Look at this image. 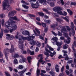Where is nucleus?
<instances>
[{
	"mask_svg": "<svg viewBox=\"0 0 76 76\" xmlns=\"http://www.w3.org/2000/svg\"><path fill=\"white\" fill-rule=\"evenodd\" d=\"M17 19V17L16 16L14 17H11L9 18L7 21H6L4 23V20L2 19L1 20V24L3 27H5L8 28V29H10V33H12L13 31H15L16 29H18L17 26L15 23L16 22L15 21L12 20H16Z\"/></svg>",
	"mask_w": 76,
	"mask_h": 76,
	"instance_id": "f257e3e1",
	"label": "nucleus"
},
{
	"mask_svg": "<svg viewBox=\"0 0 76 76\" xmlns=\"http://www.w3.org/2000/svg\"><path fill=\"white\" fill-rule=\"evenodd\" d=\"M59 26L61 28H62V29L61 30V32L62 33H64V36L67 38V40L64 39V37H60V39L61 40H64V42L66 43V44H70V41L71 40V39L68 36V34L67 33V30L66 29V27L64 26H61L59 25Z\"/></svg>",
	"mask_w": 76,
	"mask_h": 76,
	"instance_id": "f03ea898",
	"label": "nucleus"
},
{
	"mask_svg": "<svg viewBox=\"0 0 76 76\" xmlns=\"http://www.w3.org/2000/svg\"><path fill=\"white\" fill-rule=\"evenodd\" d=\"M9 1L8 0H4L2 2V7L3 9L6 10V9L7 10H10L12 9V7H10V5L9 4Z\"/></svg>",
	"mask_w": 76,
	"mask_h": 76,
	"instance_id": "7ed1b4c3",
	"label": "nucleus"
},
{
	"mask_svg": "<svg viewBox=\"0 0 76 76\" xmlns=\"http://www.w3.org/2000/svg\"><path fill=\"white\" fill-rule=\"evenodd\" d=\"M15 50H16V48H15L14 46L12 45H11V48L10 50L8 49H4V53L6 58L7 60H8V59L7 58V55L9 54V53H7V52L10 51L11 53H13Z\"/></svg>",
	"mask_w": 76,
	"mask_h": 76,
	"instance_id": "20e7f679",
	"label": "nucleus"
},
{
	"mask_svg": "<svg viewBox=\"0 0 76 76\" xmlns=\"http://www.w3.org/2000/svg\"><path fill=\"white\" fill-rule=\"evenodd\" d=\"M52 40L54 41V42H52L53 45H56V44L57 45L58 47V48L57 49V51H60V46L63 44V42H57V40H58V38L57 37H53L52 39Z\"/></svg>",
	"mask_w": 76,
	"mask_h": 76,
	"instance_id": "39448f33",
	"label": "nucleus"
},
{
	"mask_svg": "<svg viewBox=\"0 0 76 76\" xmlns=\"http://www.w3.org/2000/svg\"><path fill=\"white\" fill-rule=\"evenodd\" d=\"M53 10L54 12H57V13L59 15H61L63 16H66L67 15V12L65 11L64 12V14L61 11L62 10V9L60 7H55L53 9Z\"/></svg>",
	"mask_w": 76,
	"mask_h": 76,
	"instance_id": "423d86ee",
	"label": "nucleus"
},
{
	"mask_svg": "<svg viewBox=\"0 0 76 76\" xmlns=\"http://www.w3.org/2000/svg\"><path fill=\"white\" fill-rule=\"evenodd\" d=\"M17 34L15 36V37L17 39H18L19 40V39H21V41H22V40L21 38H22L24 41L27 40L28 41H30V42H31V40H32V39H31V36H29V37H23V36H22L21 35H19V36H18V35H19V33L17 32Z\"/></svg>",
	"mask_w": 76,
	"mask_h": 76,
	"instance_id": "0eeeda50",
	"label": "nucleus"
},
{
	"mask_svg": "<svg viewBox=\"0 0 76 76\" xmlns=\"http://www.w3.org/2000/svg\"><path fill=\"white\" fill-rule=\"evenodd\" d=\"M39 2L40 3H45L46 2L48 4H50L51 6V7H53V6H54V2H51V0H48L46 2V0H38Z\"/></svg>",
	"mask_w": 76,
	"mask_h": 76,
	"instance_id": "6e6552de",
	"label": "nucleus"
},
{
	"mask_svg": "<svg viewBox=\"0 0 76 76\" xmlns=\"http://www.w3.org/2000/svg\"><path fill=\"white\" fill-rule=\"evenodd\" d=\"M21 58L22 59H20L19 61V62L20 63H24V62H26V59L23 58V56H19V55L18 53H16L14 56V57L17 58H18V57H19Z\"/></svg>",
	"mask_w": 76,
	"mask_h": 76,
	"instance_id": "1a4fd4ad",
	"label": "nucleus"
},
{
	"mask_svg": "<svg viewBox=\"0 0 76 76\" xmlns=\"http://www.w3.org/2000/svg\"><path fill=\"white\" fill-rule=\"evenodd\" d=\"M30 44L31 45H36L37 44V46L39 47L41 46V43L38 41L35 42L34 41V40L32 39L30 41Z\"/></svg>",
	"mask_w": 76,
	"mask_h": 76,
	"instance_id": "9d476101",
	"label": "nucleus"
},
{
	"mask_svg": "<svg viewBox=\"0 0 76 76\" xmlns=\"http://www.w3.org/2000/svg\"><path fill=\"white\" fill-rule=\"evenodd\" d=\"M35 30L37 32L38 34H37V32H35V31L34 30L33 31L34 33V34H33V35L31 36L32 39H34L35 38V35L36 36V37H37V36H38V35H39V34H40V31H39V30L38 29V28H35Z\"/></svg>",
	"mask_w": 76,
	"mask_h": 76,
	"instance_id": "9b49d317",
	"label": "nucleus"
},
{
	"mask_svg": "<svg viewBox=\"0 0 76 76\" xmlns=\"http://www.w3.org/2000/svg\"><path fill=\"white\" fill-rule=\"evenodd\" d=\"M19 47L20 48V49H21V50H23V49H24V45H23V41H22V39H19Z\"/></svg>",
	"mask_w": 76,
	"mask_h": 76,
	"instance_id": "f8f14e48",
	"label": "nucleus"
},
{
	"mask_svg": "<svg viewBox=\"0 0 76 76\" xmlns=\"http://www.w3.org/2000/svg\"><path fill=\"white\" fill-rule=\"evenodd\" d=\"M45 50L47 51V52H48V53H50V56L51 57H53L54 56V55H56V52L55 51H54L53 53H51V52L50 51V50H48V49H47V48H45Z\"/></svg>",
	"mask_w": 76,
	"mask_h": 76,
	"instance_id": "ddd939ff",
	"label": "nucleus"
},
{
	"mask_svg": "<svg viewBox=\"0 0 76 76\" xmlns=\"http://www.w3.org/2000/svg\"><path fill=\"white\" fill-rule=\"evenodd\" d=\"M36 3L37 4H36L33 3L31 4V7L33 8V9H37V8H38V6H39V5L38 4V1H37Z\"/></svg>",
	"mask_w": 76,
	"mask_h": 76,
	"instance_id": "4468645a",
	"label": "nucleus"
},
{
	"mask_svg": "<svg viewBox=\"0 0 76 76\" xmlns=\"http://www.w3.org/2000/svg\"><path fill=\"white\" fill-rule=\"evenodd\" d=\"M15 13H16V11H12L10 12H9L8 16V17H10L12 16H14Z\"/></svg>",
	"mask_w": 76,
	"mask_h": 76,
	"instance_id": "2eb2a0df",
	"label": "nucleus"
},
{
	"mask_svg": "<svg viewBox=\"0 0 76 76\" xmlns=\"http://www.w3.org/2000/svg\"><path fill=\"white\" fill-rule=\"evenodd\" d=\"M62 52L64 53V56L66 57L65 58V60H67L69 59V57L67 56V54H66V53H67V52L66 51H64V50H62Z\"/></svg>",
	"mask_w": 76,
	"mask_h": 76,
	"instance_id": "dca6fc26",
	"label": "nucleus"
},
{
	"mask_svg": "<svg viewBox=\"0 0 76 76\" xmlns=\"http://www.w3.org/2000/svg\"><path fill=\"white\" fill-rule=\"evenodd\" d=\"M39 58H40V59L39 60V62H42V61H43V60H42V59H43V58H42V54H39L38 56V59H39Z\"/></svg>",
	"mask_w": 76,
	"mask_h": 76,
	"instance_id": "f3484780",
	"label": "nucleus"
},
{
	"mask_svg": "<svg viewBox=\"0 0 76 76\" xmlns=\"http://www.w3.org/2000/svg\"><path fill=\"white\" fill-rule=\"evenodd\" d=\"M36 24H37V25H42V26L44 28L46 27V24L44 23H40L36 22Z\"/></svg>",
	"mask_w": 76,
	"mask_h": 76,
	"instance_id": "a211bd4d",
	"label": "nucleus"
},
{
	"mask_svg": "<svg viewBox=\"0 0 76 76\" xmlns=\"http://www.w3.org/2000/svg\"><path fill=\"white\" fill-rule=\"evenodd\" d=\"M27 52L28 53H29L30 55H31L32 56L34 55V51H31L28 48H27Z\"/></svg>",
	"mask_w": 76,
	"mask_h": 76,
	"instance_id": "6ab92c4d",
	"label": "nucleus"
},
{
	"mask_svg": "<svg viewBox=\"0 0 76 76\" xmlns=\"http://www.w3.org/2000/svg\"><path fill=\"white\" fill-rule=\"evenodd\" d=\"M22 34L23 35H28L29 34V31H25L22 32Z\"/></svg>",
	"mask_w": 76,
	"mask_h": 76,
	"instance_id": "aec40b11",
	"label": "nucleus"
},
{
	"mask_svg": "<svg viewBox=\"0 0 76 76\" xmlns=\"http://www.w3.org/2000/svg\"><path fill=\"white\" fill-rule=\"evenodd\" d=\"M6 35L7 36V37H9V38H10V39H14V38H15V37H13L12 35L10 36V34H6Z\"/></svg>",
	"mask_w": 76,
	"mask_h": 76,
	"instance_id": "412c9836",
	"label": "nucleus"
},
{
	"mask_svg": "<svg viewBox=\"0 0 76 76\" xmlns=\"http://www.w3.org/2000/svg\"><path fill=\"white\" fill-rule=\"evenodd\" d=\"M25 71H26V70H24L22 71L18 72L19 74H20V76H24L23 75V73H24V72H25Z\"/></svg>",
	"mask_w": 76,
	"mask_h": 76,
	"instance_id": "4be33fe9",
	"label": "nucleus"
},
{
	"mask_svg": "<svg viewBox=\"0 0 76 76\" xmlns=\"http://www.w3.org/2000/svg\"><path fill=\"white\" fill-rule=\"evenodd\" d=\"M22 6L23 7V8H24V9H28L29 8V6H27L26 5L24 4H22Z\"/></svg>",
	"mask_w": 76,
	"mask_h": 76,
	"instance_id": "5701e85b",
	"label": "nucleus"
},
{
	"mask_svg": "<svg viewBox=\"0 0 76 76\" xmlns=\"http://www.w3.org/2000/svg\"><path fill=\"white\" fill-rule=\"evenodd\" d=\"M67 11L69 13V15L70 16H72L73 14V12H72V11H71L70 10H68L67 9Z\"/></svg>",
	"mask_w": 76,
	"mask_h": 76,
	"instance_id": "b1692460",
	"label": "nucleus"
},
{
	"mask_svg": "<svg viewBox=\"0 0 76 76\" xmlns=\"http://www.w3.org/2000/svg\"><path fill=\"white\" fill-rule=\"evenodd\" d=\"M62 18L64 19L66 21L69 22V17H62Z\"/></svg>",
	"mask_w": 76,
	"mask_h": 76,
	"instance_id": "393cba45",
	"label": "nucleus"
},
{
	"mask_svg": "<svg viewBox=\"0 0 76 76\" xmlns=\"http://www.w3.org/2000/svg\"><path fill=\"white\" fill-rule=\"evenodd\" d=\"M46 47L47 48H48L50 51H54V49L52 48L50 46H49L48 45H47Z\"/></svg>",
	"mask_w": 76,
	"mask_h": 76,
	"instance_id": "a878e982",
	"label": "nucleus"
},
{
	"mask_svg": "<svg viewBox=\"0 0 76 76\" xmlns=\"http://www.w3.org/2000/svg\"><path fill=\"white\" fill-rule=\"evenodd\" d=\"M37 76H39L40 74V70L39 69H38V68H37Z\"/></svg>",
	"mask_w": 76,
	"mask_h": 76,
	"instance_id": "bb28decb",
	"label": "nucleus"
},
{
	"mask_svg": "<svg viewBox=\"0 0 76 76\" xmlns=\"http://www.w3.org/2000/svg\"><path fill=\"white\" fill-rule=\"evenodd\" d=\"M42 10L43 11H44V12H45L48 14H50V13H51V12H49L48 11L45 9L44 8L42 9Z\"/></svg>",
	"mask_w": 76,
	"mask_h": 76,
	"instance_id": "cd10ccee",
	"label": "nucleus"
},
{
	"mask_svg": "<svg viewBox=\"0 0 76 76\" xmlns=\"http://www.w3.org/2000/svg\"><path fill=\"white\" fill-rule=\"evenodd\" d=\"M31 57L30 56L28 57L27 58V59L28 63H31Z\"/></svg>",
	"mask_w": 76,
	"mask_h": 76,
	"instance_id": "c85d7f7f",
	"label": "nucleus"
},
{
	"mask_svg": "<svg viewBox=\"0 0 76 76\" xmlns=\"http://www.w3.org/2000/svg\"><path fill=\"white\" fill-rule=\"evenodd\" d=\"M68 47V45H67V44H65L63 46V48H64V49H67Z\"/></svg>",
	"mask_w": 76,
	"mask_h": 76,
	"instance_id": "c756f323",
	"label": "nucleus"
},
{
	"mask_svg": "<svg viewBox=\"0 0 76 76\" xmlns=\"http://www.w3.org/2000/svg\"><path fill=\"white\" fill-rule=\"evenodd\" d=\"M21 3H22L23 4H25L26 5H29V3L26 2L24 0H22L21 1Z\"/></svg>",
	"mask_w": 76,
	"mask_h": 76,
	"instance_id": "7c9ffc66",
	"label": "nucleus"
},
{
	"mask_svg": "<svg viewBox=\"0 0 76 76\" xmlns=\"http://www.w3.org/2000/svg\"><path fill=\"white\" fill-rule=\"evenodd\" d=\"M14 62L15 64H18V60L16 58H15L14 60Z\"/></svg>",
	"mask_w": 76,
	"mask_h": 76,
	"instance_id": "2f4dec72",
	"label": "nucleus"
},
{
	"mask_svg": "<svg viewBox=\"0 0 76 76\" xmlns=\"http://www.w3.org/2000/svg\"><path fill=\"white\" fill-rule=\"evenodd\" d=\"M44 21L46 23H50V22H51V20H44Z\"/></svg>",
	"mask_w": 76,
	"mask_h": 76,
	"instance_id": "473e14b6",
	"label": "nucleus"
},
{
	"mask_svg": "<svg viewBox=\"0 0 76 76\" xmlns=\"http://www.w3.org/2000/svg\"><path fill=\"white\" fill-rule=\"evenodd\" d=\"M23 68V66L22 65H20L18 66V69H19L22 70Z\"/></svg>",
	"mask_w": 76,
	"mask_h": 76,
	"instance_id": "72a5a7b5",
	"label": "nucleus"
},
{
	"mask_svg": "<svg viewBox=\"0 0 76 76\" xmlns=\"http://www.w3.org/2000/svg\"><path fill=\"white\" fill-rule=\"evenodd\" d=\"M58 26V24L56 23V24H54L51 26V28H54L55 27H57Z\"/></svg>",
	"mask_w": 76,
	"mask_h": 76,
	"instance_id": "f704fd0d",
	"label": "nucleus"
},
{
	"mask_svg": "<svg viewBox=\"0 0 76 76\" xmlns=\"http://www.w3.org/2000/svg\"><path fill=\"white\" fill-rule=\"evenodd\" d=\"M44 54H45V55H46L47 57H49V56H50V54L46 52H44Z\"/></svg>",
	"mask_w": 76,
	"mask_h": 76,
	"instance_id": "c9c22d12",
	"label": "nucleus"
},
{
	"mask_svg": "<svg viewBox=\"0 0 76 76\" xmlns=\"http://www.w3.org/2000/svg\"><path fill=\"white\" fill-rule=\"evenodd\" d=\"M38 14H39L40 16H44V14L42 12H38Z\"/></svg>",
	"mask_w": 76,
	"mask_h": 76,
	"instance_id": "e433bc0d",
	"label": "nucleus"
},
{
	"mask_svg": "<svg viewBox=\"0 0 76 76\" xmlns=\"http://www.w3.org/2000/svg\"><path fill=\"white\" fill-rule=\"evenodd\" d=\"M5 17V15H4V14H2L0 15V17L2 19H3V18H4Z\"/></svg>",
	"mask_w": 76,
	"mask_h": 76,
	"instance_id": "4c0bfd02",
	"label": "nucleus"
},
{
	"mask_svg": "<svg viewBox=\"0 0 76 76\" xmlns=\"http://www.w3.org/2000/svg\"><path fill=\"white\" fill-rule=\"evenodd\" d=\"M71 28L72 29H74L75 28V26H74V24L73 23V22H72L71 23Z\"/></svg>",
	"mask_w": 76,
	"mask_h": 76,
	"instance_id": "58836bf2",
	"label": "nucleus"
},
{
	"mask_svg": "<svg viewBox=\"0 0 76 76\" xmlns=\"http://www.w3.org/2000/svg\"><path fill=\"white\" fill-rule=\"evenodd\" d=\"M56 20L58 22H62V20L60 19L59 18H56Z\"/></svg>",
	"mask_w": 76,
	"mask_h": 76,
	"instance_id": "ea45409f",
	"label": "nucleus"
},
{
	"mask_svg": "<svg viewBox=\"0 0 76 76\" xmlns=\"http://www.w3.org/2000/svg\"><path fill=\"white\" fill-rule=\"evenodd\" d=\"M5 74L7 76H10V74H9V73L6 71L5 72Z\"/></svg>",
	"mask_w": 76,
	"mask_h": 76,
	"instance_id": "a19ab883",
	"label": "nucleus"
},
{
	"mask_svg": "<svg viewBox=\"0 0 76 76\" xmlns=\"http://www.w3.org/2000/svg\"><path fill=\"white\" fill-rule=\"evenodd\" d=\"M49 73L50 75H55V73H54V72H53V71H52L51 72H49Z\"/></svg>",
	"mask_w": 76,
	"mask_h": 76,
	"instance_id": "79ce46f5",
	"label": "nucleus"
},
{
	"mask_svg": "<svg viewBox=\"0 0 76 76\" xmlns=\"http://www.w3.org/2000/svg\"><path fill=\"white\" fill-rule=\"evenodd\" d=\"M21 53H22L23 54H26V51L25 50H22L21 51Z\"/></svg>",
	"mask_w": 76,
	"mask_h": 76,
	"instance_id": "37998d69",
	"label": "nucleus"
},
{
	"mask_svg": "<svg viewBox=\"0 0 76 76\" xmlns=\"http://www.w3.org/2000/svg\"><path fill=\"white\" fill-rule=\"evenodd\" d=\"M53 15L54 16H56V17H58V15H57L56 13H53Z\"/></svg>",
	"mask_w": 76,
	"mask_h": 76,
	"instance_id": "c03bdc74",
	"label": "nucleus"
},
{
	"mask_svg": "<svg viewBox=\"0 0 76 76\" xmlns=\"http://www.w3.org/2000/svg\"><path fill=\"white\" fill-rule=\"evenodd\" d=\"M55 69H56V72H59V68H55Z\"/></svg>",
	"mask_w": 76,
	"mask_h": 76,
	"instance_id": "a18cd8bd",
	"label": "nucleus"
},
{
	"mask_svg": "<svg viewBox=\"0 0 76 76\" xmlns=\"http://www.w3.org/2000/svg\"><path fill=\"white\" fill-rule=\"evenodd\" d=\"M3 53L1 51H0V57H3Z\"/></svg>",
	"mask_w": 76,
	"mask_h": 76,
	"instance_id": "49530a36",
	"label": "nucleus"
},
{
	"mask_svg": "<svg viewBox=\"0 0 76 76\" xmlns=\"http://www.w3.org/2000/svg\"><path fill=\"white\" fill-rule=\"evenodd\" d=\"M52 33L54 35L55 37H57V34L55 32L53 31H52Z\"/></svg>",
	"mask_w": 76,
	"mask_h": 76,
	"instance_id": "de8ad7c7",
	"label": "nucleus"
},
{
	"mask_svg": "<svg viewBox=\"0 0 76 76\" xmlns=\"http://www.w3.org/2000/svg\"><path fill=\"white\" fill-rule=\"evenodd\" d=\"M73 63V61L71 60L67 62V63H68V64H70V63Z\"/></svg>",
	"mask_w": 76,
	"mask_h": 76,
	"instance_id": "09e8293b",
	"label": "nucleus"
},
{
	"mask_svg": "<svg viewBox=\"0 0 76 76\" xmlns=\"http://www.w3.org/2000/svg\"><path fill=\"white\" fill-rule=\"evenodd\" d=\"M4 32L5 33H8L9 32V30L7 29H5L4 30Z\"/></svg>",
	"mask_w": 76,
	"mask_h": 76,
	"instance_id": "8fccbe9b",
	"label": "nucleus"
},
{
	"mask_svg": "<svg viewBox=\"0 0 76 76\" xmlns=\"http://www.w3.org/2000/svg\"><path fill=\"white\" fill-rule=\"evenodd\" d=\"M72 36H74L75 35V30L73 29L72 31Z\"/></svg>",
	"mask_w": 76,
	"mask_h": 76,
	"instance_id": "3c124183",
	"label": "nucleus"
},
{
	"mask_svg": "<svg viewBox=\"0 0 76 76\" xmlns=\"http://www.w3.org/2000/svg\"><path fill=\"white\" fill-rule=\"evenodd\" d=\"M66 28L67 30H68L69 31H70V29L69 28V27L68 26H66Z\"/></svg>",
	"mask_w": 76,
	"mask_h": 76,
	"instance_id": "603ef678",
	"label": "nucleus"
},
{
	"mask_svg": "<svg viewBox=\"0 0 76 76\" xmlns=\"http://www.w3.org/2000/svg\"><path fill=\"white\" fill-rule=\"evenodd\" d=\"M58 35H59V36H62L63 35V34L60 33V32L58 31Z\"/></svg>",
	"mask_w": 76,
	"mask_h": 76,
	"instance_id": "864d4df0",
	"label": "nucleus"
},
{
	"mask_svg": "<svg viewBox=\"0 0 76 76\" xmlns=\"http://www.w3.org/2000/svg\"><path fill=\"white\" fill-rule=\"evenodd\" d=\"M64 66H63L61 69V72H63V71L64 70Z\"/></svg>",
	"mask_w": 76,
	"mask_h": 76,
	"instance_id": "5fc2aeb1",
	"label": "nucleus"
},
{
	"mask_svg": "<svg viewBox=\"0 0 76 76\" xmlns=\"http://www.w3.org/2000/svg\"><path fill=\"white\" fill-rule=\"evenodd\" d=\"M65 72L66 73L67 75H69L70 72H69V71L66 70V71Z\"/></svg>",
	"mask_w": 76,
	"mask_h": 76,
	"instance_id": "6e6d98bb",
	"label": "nucleus"
},
{
	"mask_svg": "<svg viewBox=\"0 0 76 76\" xmlns=\"http://www.w3.org/2000/svg\"><path fill=\"white\" fill-rule=\"evenodd\" d=\"M28 15L29 16H30L31 17H32L33 18H34V17H35V15L32 14H29Z\"/></svg>",
	"mask_w": 76,
	"mask_h": 76,
	"instance_id": "4d7b16f0",
	"label": "nucleus"
},
{
	"mask_svg": "<svg viewBox=\"0 0 76 76\" xmlns=\"http://www.w3.org/2000/svg\"><path fill=\"white\" fill-rule=\"evenodd\" d=\"M71 5H73V6H75V5H76V3L72 2L71 3Z\"/></svg>",
	"mask_w": 76,
	"mask_h": 76,
	"instance_id": "13d9d810",
	"label": "nucleus"
},
{
	"mask_svg": "<svg viewBox=\"0 0 76 76\" xmlns=\"http://www.w3.org/2000/svg\"><path fill=\"white\" fill-rule=\"evenodd\" d=\"M48 28H46L45 29V32H47V31H48Z\"/></svg>",
	"mask_w": 76,
	"mask_h": 76,
	"instance_id": "bf43d9fd",
	"label": "nucleus"
},
{
	"mask_svg": "<svg viewBox=\"0 0 76 76\" xmlns=\"http://www.w3.org/2000/svg\"><path fill=\"white\" fill-rule=\"evenodd\" d=\"M0 61L1 63L2 61L3 63H4L5 61H4V60H3V59H1L0 60Z\"/></svg>",
	"mask_w": 76,
	"mask_h": 76,
	"instance_id": "052dcab7",
	"label": "nucleus"
},
{
	"mask_svg": "<svg viewBox=\"0 0 76 76\" xmlns=\"http://www.w3.org/2000/svg\"><path fill=\"white\" fill-rule=\"evenodd\" d=\"M26 75H28V76H30V75H31V73L30 72H28L26 73Z\"/></svg>",
	"mask_w": 76,
	"mask_h": 76,
	"instance_id": "680f3d73",
	"label": "nucleus"
},
{
	"mask_svg": "<svg viewBox=\"0 0 76 76\" xmlns=\"http://www.w3.org/2000/svg\"><path fill=\"white\" fill-rule=\"evenodd\" d=\"M44 18L45 19H48V18L49 17L47 15H45L44 16Z\"/></svg>",
	"mask_w": 76,
	"mask_h": 76,
	"instance_id": "e2e57ef3",
	"label": "nucleus"
},
{
	"mask_svg": "<svg viewBox=\"0 0 76 76\" xmlns=\"http://www.w3.org/2000/svg\"><path fill=\"white\" fill-rule=\"evenodd\" d=\"M39 38H40V39H42L43 41H44V37H42L39 36Z\"/></svg>",
	"mask_w": 76,
	"mask_h": 76,
	"instance_id": "0e129e2a",
	"label": "nucleus"
},
{
	"mask_svg": "<svg viewBox=\"0 0 76 76\" xmlns=\"http://www.w3.org/2000/svg\"><path fill=\"white\" fill-rule=\"evenodd\" d=\"M36 52H38V51H39V49L38 48V47H37L36 48Z\"/></svg>",
	"mask_w": 76,
	"mask_h": 76,
	"instance_id": "69168bd1",
	"label": "nucleus"
},
{
	"mask_svg": "<svg viewBox=\"0 0 76 76\" xmlns=\"http://www.w3.org/2000/svg\"><path fill=\"white\" fill-rule=\"evenodd\" d=\"M46 70L47 72H48V71H49V70H50V68H46Z\"/></svg>",
	"mask_w": 76,
	"mask_h": 76,
	"instance_id": "338daca9",
	"label": "nucleus"
},
{
	"mask_svg": "<svg viewBox=\"0 0 76 76\" xmlns=\"http://www.w3.org/2000/svg\"><path fill=\"white\" fill-rule=\"evenodd\" d=\"M63 75H64L63 72H62L59 74V76H63Z\"/></svg>",
	"mask_w": 76,
	"mask_h": 76,
	"instance_id": "774afa93",
	"label": "nucleus"
}]
</instances>
